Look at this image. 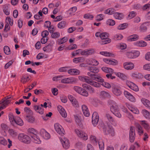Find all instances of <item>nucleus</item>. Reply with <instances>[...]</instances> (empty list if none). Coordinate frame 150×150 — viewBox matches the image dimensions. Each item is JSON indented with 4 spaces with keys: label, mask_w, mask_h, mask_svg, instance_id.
Masks as SVG:
<instances>
[{
    "label": "nucleus",
    "mask_w": 150,
    "mask_h": 150,
    "mask_svg": "<svg viewBox=\"0 0 150 150\" xmlns=\"http://www.w3.org/2000/svg\"><path fill=\"white\" fill-rule=\"evenodd\" d=\"M6 22L7 23H8L11 25H12L13 24V20L11 19L9 17H7L6 19Z\"/></svg>",
    "instance_id": "60"
},
{
    "label": "nucleus",
    "mask_w": 150,
    "mask_h": 150,
    "mask_svg": "<svg viewBox=\"0 0 150 150\" xmlns=\"http://www.w3.org/2000/svg\"><path fill=\"white\" fill-rule=\"evenodd\" d=\"M144 69L150 71V63L146 64L143 66Z\"/></svg>",
    "instance_id": "64"
},
{
    "label": "nucleus",
    "mask_w": 150,
    "mask_h": 150,
    "mask_svg": "<svg viewBox=\"0 0 150 150\" xmlns=\"http://www.w3.org/2000/svg\"><path fill=\"white\" fill-rule=\"evenodd\" d=\"M142 102L146 107L150 108V101L146 99L142 98Z\"/></svg>",
    "instance_id": "41"
},
{
    "label": "nucleus",
    "mask_w": 150,
    "mask_h": 150,
    "mask_svg": "<svg viewBox=\"0 0 150 150\" xmlns=\"http://www.w3.org/2000/svg\"><path fill=\"white\" fill-rule=\"evenodd\" d=\"M142 113L145 117L150 119V112L145 109H143L142 110Z\"/></svg>",
    "instance_id": "39"
},
{
    "label": "nucleus",
    "mask_w": 150,
    "mask_h": 150,
    "mask_svg": "<svg viewBox=\"0 0 150 150\" xmlns=\"http://www.w3.org/2000/svg\"><path fill=\"white\" fill-rule=\"evenodd\" d=\"M123 38V36L121 34H117L114 36V39L115 40H120Z\"/></svg>",
    "instance_id": "59"
},
{
    "label": "nucleus",
    "mask_w": 150,
    "mask_h": 150,
    "mask_svg": "<svg viewBox=\"0 0 150 150\" xmlns=\"http://www.w3.org/2000/svg\"><path fill=\"white\" fill-rule=\"evenodd\" d=\"M29 76H26L25 75L22 77L21 78V81L22 83L24 84L29 80Z\"/></svg>",
    "instance_id": "52"
},
{
    "label": "nucleus",
    "mask_w": 150,
    "mask_h": 150,
    "mask_svg": "<svg viewBox=\"0 0 150 150\" xmlns=\"http://www.w3.org/2000/svg\"><path fill=\"white\" fill-rule=\"evenodd\" d=\"M75 132L77 135L82 139L86 140L88 139L87 134L83 131L76 129L75 130Z\"/></svg>",
    "instance_id": "7"
},
{
    "label": "nucleus",
    "mask_w": 150,
    "mask_h": 150,
    "mask_svg": "<svg viewBox=\"0 0 150 150\" xmlns=\"http://www.w3.org/2000/svg\"><path fill=\"white\" fill-rule=\"evenodd\" d=\"M76 79L73 77H68L63 79L61 80V82L64 83H69L73 82H75Z\"/></svg>",
    "instance_id": "18"
},
{
    "label": "nucleus",
    "mask_w": 150,
    "mask_h": 150,
    "mask_svg": "<svg viewBox=\"0 0 150 150\" xmlns=\"http://www.w3.org/2000/svg\"><path fill=\"white\" fill-rule=\"evenodd\" d=\"M129 137H135V130L132 127H131L130 128Z\"/></svg>",
    "instance_id": "61"
},
{
    "label": "nucleus",
    "mask_w": 150,
    "mask_h": 150,
    "mask_svg": "<svg viewBox=\"0 0 150 150\" xmlns=\"http://www.w3.org/2000/svg\"><path fill=\"white\" fill-rule=\"evenodd\" d=\"M100 96L103 98H110V95L109 93L105 91H102L100 93Z\"/></svg>",
    "instance_id": "42"
},
{
    "label": "nucleus",
    "mask_w": 150,
    "mask_h": 150,
    "mask_svg": "<svg viewBox=\"0 0 150 150\" xmlns=\"http://www.w3.org/2000/svg\"><path fill=\"white\" fill-rule=\"evenodd\" d=\"M116 75L119 78L123 80H126L127 79V76L124 74L118 72L116 74Z\"/></svg>",
    "instance_id": "40"
},
{
    "label": "nucleus",
    "mask_w": 150,
    "mask_h": 150,
    "mask_svg": "<svg viewBox=\"0 0 150 150\" xmlns=\"http://www.w3.org/2000/svg\"><path fill=\"white\" fill-rule=\"evenodd\" d=\"M101 69L103 71L109 74L112 73L113 72V70L112 68L105 67H102Z\"/></svg>",
    "instance_id": "35"
},
{
    "label": "nucleus",
    "mask_w": 150,
    "mask_h": 150,
    "mask_svg": "<svg viewBox=\"0 0 150 150\" xmlns=\"http://www.w3.org/2000/svg\"><path fill=\"white\" fill-rule=\"evenodd\" d=\"M115 11V10L112 8H110L107 9L105 11V14L109 15H112L114 13Z\"/></svg>",
    "instance_id": "46"
},
{
    "label": "nucleus",
    "mask_w": 150,
    "mask_h": 150,
    "mask_svg": "<svg viewBox=\"0 0 150 150\" xmlns=\"http://www.w3.org/2000/svg\"><path fill=\"white\" fill-rule=\"evenodd\" d=\"M81 108L84 115L86 117H88L90 115V113L87 106L83 105L82 106Z\"/></svg>",
    "instance_id": "22"
},
{
    "label": "nucleus",
    "mask_w": 150,
    "mask_h": 150,
    "mask_svg": "<svg viewBox=\"0 0 150 150\" xmlns=\"http://www.w3.org/2000/svg\"><path fill=\"white\" fill-rule=\"evenodd\" d=\"M68 40L67 37H64L63 38L58 39L57 41V43L59 45L64 44L67 42Z\"/></svg>",
    "instance_id": "33"
},
{
    "label": "nucleus",
    "mask_w": 150,
    "mask_h": 150,
    "mask_svg": "<svg viewBox=\"0 0 150 150\" xmlns=\"http://www.w3.org/2000/svg\"><path fill=\"white\" fill-rule=\"evenodd\" d=\"M108 103L110 106V110L112 113L116 111H119L120 108L115 101L109 100Z\"/></svg>",
    "instance_id": "3"
},
{
    "label": "nucleus",
    "mask_w": 150,
    "mask_h": 150,
    "mask_svg": "<svg viewBox=\"0 0 150 150\" xmlns=\"http://www.w3.org/2000/svg\"><path fill=\"white\" fill-rule=\"evenodd\" d=\"M87 64L90 65H93L95 66H97L99 64L98 62L96 60L90 59L87 60Z\"/></svg>",
    "instance_id": "31"
},
{
    "label": "nucleus",
    "mask_w": 150,
    "mask_h": 150,
    "mask_svg": "<svg viewBox=\"0 0 150 150\" xmlns=\"http://www.w3.org/2000/svg\"><path fill=\"white\" fill-rule=\"evenodd\" d=\"M84 61V58L82 57H78L74 58L73 59V62L75 63H78L79 62H82Z\"/></svg>",
    "instance_id": "43"
},
{
    "label": "nucleus",
    "mask_w": 150,
    "mask_h": 150,
    "mask_svg": "<svg viewBox=\"0 0 150 150\" xmlns=\"http://www.w3.org/2000/svg\"><path fill=\"white\" fill-rule=\"evenodd\" d=\"M92 80H95L97 81L102 83L104 82V80L103 79L99 74H96L92 78Z\"/></svg>",
    "instance_id": "27"
},
{
    "label": "nucleus",
    "mask_w": 150,
    "mask_h": 150,
    "mask_svg": "<svg viewBox=\"0 0 150 150\" xmlns=\"http://www.w3.org/2000/svg\"><path fill=\"white\" fill-rule=\"evenodd\" d=\"M15 125H13L14 127H16L17 125L22 126L23 125L24 123L23 120L20 118L18 117L16 119Z\"/></svg>",
    "instance_id": "30"
},
{
    "label": "nucleus",
    "mask_w": 150,
    "mask_h": 150,
    "mask_svg": "<svg viewBox=\"0 0 150 150\" xmlns=\"http://www.w3.org/2000/svg\"><path fill=\"white\" fill-rule=\"evenodd\" d=\"M136 127L137 129V131L140 135H141L143 133V131L142 127L139 124H137Z\"/></svg>",
    "instance_id": "51"
},
{
    "label": "nucleus",
    "mask_w": 150,
    "mask_h": 150,
    "mask_svg": "<svg viewBox=\"0 0 150 150\" xmlns=\"http://www.w3.org/2000/svg\"><path fill=\"white\" fill-rule=\"evenodd\" d=\"M73 89L77 93L83 96L87 97L88 95V92L85 90L81 87L75 86L74 87Z\"/></svg>",
    "instance_id": "6"
},
{
    "label": "nucleus",
    "mask_w": 150,
    "mask_h": 150,
    "mask_svg": "<svg viewBox=\"0 0 150 150\" xmlns=\"http://www.w3.org/2000/svg\"><path fill=\"white\" fill-rule=\"evenodd\" d=\"M9 118L11 123L12 125H15V121L16 119L14 118V117L12 114H10L9 116Z\"/></svg>",
    "instance_id": "49"
},
{
    "label": "nucleus",
    "mask_w": 150,
    "mask_h": 150,
    "mask_svg": "<svg viewBox=\"0 0 150 150\" xmlns=\"http://www.w3.org/2000/svg\"><path fill=\"white\" fill-rule=\"evenodd\" d=\"M63 147L65 149H68L70 147V144L69 140L67 138L63 137L60 138Z\"/></svg>",
    "instance_id": "8"
},
{
    "label": "nucleus",
    "mask_w": 150,
    "mask_h": 150,
    "mask_svg": "<svg viewBox=\"0 0 150 150\" xmlns=\"http://www.w3.org/2000/svg\"><path fill=\"white\" fill-rule=\"evenodd\" d=\"M33 108L34 110L40 114H43L44 113V110L40 106L35 105L33 106Z\"/></svg>",
    "instance_id": "23"
},
{
    "label": "nucleus",
    "mask_w": 150,
    "mask_h": 150,
    "mask_svg": "<svg viewBox=\"0 0 150 150\" xmlns=\"http://www.w3.org/2000/svg\"><path fill=\"white\" fill-rule=\"evenodd\" d=\"M88 70L89 71L87 73V75L92 78L94 75H96V73H98L99 71V69L94 66H91L88 67Z\"/></svg>",
    "instance_id": "5"
},
{
    "label": "nucleus",
    "mask_w": 150,
    "mask_h": 150,
    "mask_svg": "<svg viewBox=\"0 0 150 150\" xmlns=\"http://www.w3.org/2000/svg\"><path fill=\"white\" fill-rule=\"evenodd\" d=\"M106 23L108 25L113 26L115 24V23L114 20L111 19H109L106 21Z\"/></svg>",
    "instance_id": "53"
},
{
    "label": "nucleus",
    "mask_w": 150,
    "mask_h": 150,
    "mask_svg": "<svg viewBox=\"0 0 150 150\" xmlns=\"http://www.w3.org/2000/svg\"><path fill=\"white\" fill-rule=\"evenodd\" d=\"M133 79H141L143 78V76L141 73L135 72L133 73L131 75Z\"/></svg>",
    "instance_id": "34"
},
{
    "label": "nucleus",
    "mask_w": 150,
    "mask_h": 150,
    "mask_svg": "<svg viewBox=\"0 0 150 150\" xmlns=\"http://www.w3.org/2000/svg\"><path fill=\"white\" fill-rule=\"evenodd\" d=\"M120 90V87L117 85L114 84L112 86V92L116 96H120L122 92Z\"/></svg>",
    "instance_id": "9"
},
{
    "label": "nucleus",
    "mask_w": 150,
    "mask_h": 150,
    "mask_svg": "<svg viewBox=\"0 0 150 150\" xmlns=\"http://www.w3.org/2000/svg\"><path fill=\"white\" fill-rule=\"evenodd\" d=\"M90 140L91 142H92L94 145L97 144V141L96 140V137L94 136H91L90 138Z\"/></svg>",
    "instance_id": "56"
},
{
    "label": "nucleus",
    "mask_w": 150,
    "mask_h": 150,
    "mask_svg": "<svg viewBox=\"0 0 150 150\" xmlns=\"http://www.w3.org/2000/svg\"><path fill=\"white\" fill-rule=\"evenodd\" d=\"M105 117L109 122L113 126H116L117 125V123L113 117L108 112L105 114Z\"/></svg>",
    "instance_id": "11"
},
{
    "label": "nucleus",
    "mask_w": 150,
    "mask_h": 150,
    "mask_svg": "<svg viewBox=\"0 0 150 150\" xmlns=\"http://www.w3.org/2000/svg\"><path fill=\"white\" fill-rule=\"evenodd\" d=\"M134 45L137 47H144L147 45V44L146 42L141 40L135 42Z\"/></svg>",
    "instance_id": "24"
},
{
    "label": "nucleus",
    "mask_w": 150,
    "mask_h": 150,
    "mask_svg": "<svg viewBox=\"0 0 150 150\" xmlns=\"http://www.w3.org/2000/svg\"><path fill=\"white\" fill-rule=\"evenodd\" d=\"M134 64L131 62H127L123 64L124 68L127 70H131L134 68Z\"/></svg>",
    "instance_id": "20"
},
{
    "label": "nucleus",
    "mask_w": 150,
    "mask_h": 150,
    "mask_svg": "<svg viewBox=\"0 0 150 150\" xmlns=\"http://www.w3.org/2000/svg\"><path fill=\"white\" fill-rule=\"evenodd\" d=\"M103 61L104 62L108 64L113 65H115L117 63V61L115 60V62H114L113 61L111 60L110 59L106 58L103 59Z\"/></svg>",
    "instance_id": "45"
},
{
    "label": "nucleus",
    "mask_w": 150,
    "mask_h": 150,
    "mask_svg": "<svg viewBox=\"0 0 150 150\" xmlns=\"http://www.w3.org/2000/svg\"><path fill=\"white\" fill-rule=\"evenodd\" d=\"M58 110L61 115L65 118L67 117V114L64 108L61 106H58L57 107Z\"/></svg>",
    "instance_id": "25"
},
{
    "label": "nucleus",
    "mask_w": 150,
    "mask_h": 150,
    "mask_svg": "<svg viewBox=\"0 0 150 150\" xmlns=\"http://www.w3.org/2000/svg\"><path fill=\"white\" fill-rule=\"evenodd\" d=\"M54 128L55 131L59 134L62 135L64 134V130L62 126L58 123H56L54 125Z\"/></svg>",
    "instance_id": "12"
},
{
    "label": "nucleus",
    "mask_w": 150,
    "mask_h": 150,
    "mask_svg": "<svg viewBox=\"0 0 150 150\" xmlns=\"http://www.w3.org/2000/svg\"><path fill=\"white\" fill-rule=\"evenodd\" d=\"M18 139L21 142L26 144L30 143L31 140L30 138L28 136L23 133L18 134Z\"/></svg>",
    "instance_id": "2"
},
{
    "label": "nucleus",
    "mask_w": 150,
    "mask_h": 150,
    "mask_svg": "<svg viewBox=\"0 0 150 150\" xmlns=\"http://www.w3.org/2000/svg\"><path fill=\"white\" fill-rule=\"evenodd\" d=\"M99 148L100 150H104V143L102 140L98 142Z\"/></svg>",
    "instance_id": "55"
},
{
    "label": "nucleus",
    "mask_w": 150,
    "mask_h": 150,
    "mask_svg": "<svg viewBox=\"0 0 150 150\" xmlns=\"http://www.w3.org/2000/svg\"><path fill=\"white\" fill-rule=\"evenodd\" d=\"M138 39V36L137 35H133L130 36L128 38L129 41H132L137 40Z\"/></svg>",
    "instance_id": "47"
},
{
    "label": "nucleus",
    "mask_w": 150,
    "mask_h": 150,
    "mask_svg": "<svg viewBox=\"0 0 150 150\" xmlns=\"http://www.w3.org/2000/svg\"><path fill=\"white\" fill-rule=\"evenodd\" d=\"M104 16L103 14H101L97 15L96 17V20L98 21H100L103 19Z\"/></svg>",
    "instance_id": "63"
},
{
    "label": "nucleus",
    "mask_w": 150,
    "mask_h": 150,
    "mask_svg": "<svg viewBox=\"0 0 150 150\" xmlns=\"http://www.w3.org/2000/svg\"><path fill=\"white\" fill-rule=\"evenodd\" d=\"M103 132L105 134L114 136L115 134L114 128L111 125H108L103 128Z\"/></svg>",
    "instance_id": "4"
},
{
    "label": "nucleus",
    "mask_w": 150,
    "mask_h": 150,
    "mask_svg": "<svg viewBox=\"0 0 150 150\" xmlns=\"http://www.w3.org/2000/svg\"><path fill=\"white\" fill-rule=\"evenodd\" d=\"M67 25V23L66 21H62L59 22L57 24L58 28L59 29H63L65 28Z\"/></svg>",
    "instance_id": "36"
},
{
    "label": "nucleus",
    "mask_w": 150,
    "mask_h": 150,
    "mask_svg": "<svg viewBox=\"0 0 150 150\" xmlns=\"http://www.w3.org/2000/svg\"><path fill=\"white\" fill-rule=\"evenodd\" d=\"M53 44L49 43L47 46L43 48V50L44 52H48L51 51L52 50Z\"/></svg>",
    "instance_id": "37"
},
{
    "label": "nucleus",
    "mask_w": 150,
    "mask_h": 150,
    "mask_svg": "<svg viewBox=\"0 0 150 150\" xmlns=\"http://www.w3.org/2000/svg\"><path fill=\"white\" fill-rule=\"evenodd\" d=\"M0 143L4 146L6 145L7 144L6 140L2 137H0Z\"/></svg>",
    "instance_id": "58"
},
{
    "label": "nucleus",
    "mask_w": 150,
    "mask_h": 150,
    "mask_svg": "<svg viewBox=\"0 0 150 150\" xmlns=\"http://www.w3.org/2000/svg\"><path fill=\"white\" fill-rule=\"evenodd\" d=\"M95 50L93 49H89L83 50V56H89L94 54Z\"/></svg>",
    "instance_id": "19"
},
{
    "label": "nucleus",
    "mask_w": 150,
    "mask_h": 150,
    "mask_svg": "<svg viewBox=\"0 0 150 150\" xmlns=\"http://www.w3.org/2000/svg\"><path fill=\"white\" fill-rule=\"evenodd\" d=\"M99 120V117L98 113L94 112L92 116V122L94 126H96L98 124Z\"/></svg>",
    "instance_id": "10"
},
{
    "label": "nucleus",
    "mask_w": 150,
    "mask_h": 150,
    "mask_svg": "<svg viewBox=\"0 0 150 150\" xmlns=\"http://www.w3.org/2000/svg\"><path fill=\"white\" fill-rule=\"evenodd\" d=\"M51 36L53 38H57L59 37L60 34L59 32H55L52 33Z\"/></svg>",
    "instance_id": "57"
},
{
    "label": "nucleus",
    "mask_w": 150,
    "mask_h": 150,
    "mask_svg": "<svg viewBox=\"0 0 150 150\" xmlns=\"http://www.w3.org/2000/svg\"><path fill=\"white\" fill-rule=\"evenodd\" d=\"M40 133L41 136L45 139H48L50 138V134L44 129H41Z\"/></svg>",
    "instance_id": "14"
},
{
    "label": "nucleus",
    "mask_w": 150,
    "mask_h": 150,
    "mask_svg": "<svg viewBox=\"0 0 150 150\" xmlns=\"http://www.w3.org/2000/svg\"><path fill=\"white\" fill-rule=\"evenodd\" d=\"M124 94L125 96L129 100L132 102H134L135 99L133 96L128 91H125Z\"/></svg>",
    "instance_id": "16"
},
{
    "label": "nucleus",
    "mask_w": 150,
    "mask_h": 150,
    "mask_svg": "<svg viewBox=\"0 0 150 150\" xmlns=\"http://www.w3.org/2000/svg\"><path fill=\"white\" fill-rule=\"evenodd\" d=\"M128 25V24L126 23L120 24L117 27V29L118 30H123L126 28Z\"/></svg>",
    "instance_id": "50"
},
{
    "label": "nucleus",
    "mask_w": 150,
    "mask_h": 150,
    "mask_svg": "<svg viewBox=\"0 0 150 150\" xmlns=\"http://www.w3.org/2000/svg\"><path fill=\"white\" fill-rule=\"evenodd\" d=\"M23 118L24 119L30 123H33L35 121V117L33 116L30 115H24L23 116Z\"/></svg>",
    "instance_id": "17"
},
{
    "label": "nucleus",
    "mask_w": 150,
    "mask_h": 150,
    "mask_svg": "<svg viewBox=\"0 0 150 150\" xmlns=\"http://www.w3.org/2000/svg\"><path fill=\"white\" fill-rule=\"evenodd\" d=\"M126 83L127 85L132 90L135 91H139L138 87L134 83L130 81H128Z\"/></svg>",
    "instance_id": "15"
},
{
    "label": "nucleus",
    "mask_w": 150,
    "mask_h": 150,
    "mask_svg": "<svg viewBox=\"0 0 150 150\" xmlns=\"http://www.w3.org/2000/svg\"><path fill=\"white\" fill-rule=\"evenodd\" d=\"M68 73L71 75H77L80 73V71L78 70L75 69H71L68 70Z\"/></svg>",
    "instance_id": "28"
},
{
    "label": "nucleus",
    "mask_w": 150,
    "mask_h": 150,
    "mask_svg": "<svg viewBox=\"0 0 150 150\" xmlns=\"http://www.w3.org/2000/svg\"><path fill=\"white\" fill-rule=\"evenodd\" d=\"M140 54V52L138 51H133L127 52V55L129 58H134L138 57Z\"/></svg>",
    "instance_id": "13"
},
{
    "label": "nucleus",
    "mask_w": 150,
    "mask_h": 150,
    "mask_svg": "<svg viewBox=\"0 0 150 150\" xmlns=\"http://www.w3.org/2000/svg\"><path fill=\"white\" fill-rule=\"evenodd\" d=\"M3 11L6 15H8L10 14V11L8 6L6 4L3 6Z\"/></svg>",
    "instance_id": "48"
},
{
    "label": "nucleus",
    "mask_w": 150,
    "mask_h": 150,
    "mask_svg": "<svg viewBox=\"0 0 150 150\" xmlns=\"http://www.w3.org/2000/svg\"><path fill=\"white\" fill-rule=\"evenodd\" d=\"M51 22L49 21L45 22L44 27L48 28V30L50 33H53L54 31V27L53 26L51 25Z\"/></svg>",
    "instance_id": "21"
},
{
    "label": "nucleus",
    "mask_w": 150,
    "mask_h": 150,
    "mask_svg": "<svg viewBox=\"0 0 150 150\" xmlns=\"http://www.w3.org/2000/svg\"><path fill=\"white\" fill-rule=\"evenodd\" d=\"M31 140L36 144H40L41 142V141L40 138L35 134H33L31 136Z\"/></svg>",
    "instance_id": "29"
},
{
    "label": "nucleus",
    "mask_w": 150,
    "mask_h": 150,
    "mask_svg": "<svg viewBox=\"0 0 150 150\" xmlns=\"http://www.w3.org/2000/svg\"><path fill=\"white\" fill-rule=\"evenodd\" d=\"M77 8L76 6L70 8L67 11L68 16H70L74 15V13L76 11Z\"/></svg>",
    "instance_id": "26"
},
{
    "label": "nucleus",
    "mask_w": 150,
    "mask_h": 150,
    "mask_svg": "<svg viewBox=\"0 0 150 150\" xmlns=\"http://www.w3.org/2000/svg\"><path fill=\"white\" fill-rule=\"evenodd\" d=\"M113 16L116 19L121 20L123 18L124 15L122 13L116 12L114 13Z\"/></svg>",
    "instance_id": "38"
},
{
    "label": "nucleus",
    "mask_w": 150,
    "mask_h": 150,
    "mask_svg": "<svg viewBox=\"0 0 150 150\" xmlns=\"http://www.w3.org/2000/svg\"><path fill=\"white\" fill-rule=\"evenodd\" d=\"M96 37H100L101 41L100 42V43L101 45H105L110 43L111 40L108 38V34L106 33H100V32H97L95 34Z\"/></svg>",
    "instance_id": "1"
},
{
    "label": "nucleus",
    "mask_w": 150,
    "mask_h": 150,
    "mask_svg": "<svg viewBox=\"0 0 150 150\" xmlns=\"http://www.w3.org/2000/svg\"><path fill=\"white\" fill-rule=\"evenodd\" d=\"M4 53L7 55H9L10 54V49L7 46H5L4 47Z\"/></svg>",
    "instance_id": "54"
},
{
    "label": "nucleus",
    "mask_w": 150,
    "mask_h": 150,
    "mask_svg": "<svg viewBox=\"0 0 150 150\" xmlns=\"http://www.w3.org/2000/svg\"><path fill=\"white\" fill-rule=\"evenodd\" d=\"M8 132L9 135L13 137H15L18 134L17 131L12 129H9Z\"/></svg>",
    "instance_id": "32"
},
{
    "label": "nucleus",
    "mask_w": 150,
    "mask_h": 150,
    "mask_svg": "<svg viewBox=\"0 0 150 150\" xmlns=\"http://www.w3.org/2000/svg\"><path fill=\"white\" fill-rule=\"evenodd\" d=\"M79 79L83 82H86L87 83H88L89 80V78L86 76H79Z\"/></svg>",
    "instance_id": "44"
},
{
    "label": "nucleus",
    "mask_w": 150,
    "mask_h": 150,
    "mask_svg": "<svg viewBox=\"0 0 150 150\" xmlns=\"http://www.w3.org/2000/svg\"><path fill=\"white\" fill-rule=\"evenodd\" d=\"M24 115H29L30 113L32 112V110L30 109L28 107H25L24 108Z\"/></svg>",
    "instance_id": "62"
}]
</instances>
